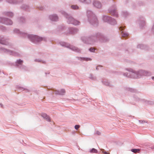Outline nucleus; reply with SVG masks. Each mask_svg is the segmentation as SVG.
<instances>
[{"label":"nucleus","mask_w":154,"mask_h":154,"mask_svg":"<svg viewBox=\"0 0 154 154\" xmlns=\"http://www.w3.org/2000/svg\"><path fill=\"white\" fill-rule=\"evenodd\" d=\"M125 70L129 72L124 73L123 75L125 77L134 79H139L143 76L150 75V72L143 70H136L131 68H126Z\"/></svg>","instance_id":"nucleus-1"},{"label":"nucleus","mask_w":154,"mask_h":154,"mask_svg":"<svg viewBox=\"0 0 154 154\" xmlns=\"http://www.w3.org/2000/svg\"><path fill=\"white\" fill-rule=\"evenodd\" d=\"M104 38V35L102 33L98 32L94 33L87 37L83 36L81 40L85 43L93 45L97 42L98 40L102 41Z\"/></svg>","instance_id":"nucleus-2"},{"label":"nucleus","mask_w":154,"mask_h":154,"mask_svg":"<svg viewBox=\"0 0 154 154\" xmlns=\"http://www.w3.org/2000/svg\"><path fill=\"white\" fill-rule=\"evenodd\" d=\"M14 32L21 36L27 38L31 42L35 44H37L42 41H46V40L45 38L39 37L36 35L28 34L26 32L20 31L18 29H14Z\"/></svg>","instance_id":"nucleus-3"},{"label":"nucleus","mask_w":154,"mask_h":154,"mask_svg":"<svg viewBox=\"0 0 154 154\" xmlns=\"http://www.w3.org/2000/svg\"><path fill=\"white\" fill-rule=\"evenodd\" d=\"M88 20L89 23L94 26H97L99 24L98 21L94 14L91 10H88L87 12Z\"/></svg>","instance_id":"nucleus-4"},{"label":"nucleus","mask_w":154,"mask_h":154,"mask_svg":"<svg viewBox=\"0 0 154 154\" xmlns=\"http://www.w3.org/2000/svg\"><path fill=\"white\" fill-rule=\"evenodd\" d=\"M62 13L66 19V21L68 23L72 24L75 26L80 24V22L79 21L74 19L66 12L63 11Z\"/></svg>","instance_id":"nucleus-5"},{"label":"nucleus","mask_w":154,"mask_h":154,"mask_svg":"<svg viewBox=\"0 0 154 154\" xmlns=\"http://www.w3.org/2000/svg\"><path fill=\"white\" fill-rule=\"evenodd\" d=\"M59 43L61 46L69 48L75 52L79 53H80L81 52V49L74 46L71 45L68 43L63 42H60Z\"/></svg>","instance_id":"nucleus-6"},{"label":"nucleus","mask_w":154,"mask_h":154,"mask_svg":"<svg viewBox=\"0 0 154 154\" xmlns=\"http://www.w3.org/2000/svg\"><path fill=\"white\" fill-rule=\"evenodd\" d=\"M8 38L2 35H0V43L7 45L8 48H12L13 47V44L8 42Z\"/></svg>","instance_id":"nucleus-7"},{"label":"nucleus","mask_w":154,"mask_h":154,"mask_svg":"<svg viewBox=\"0 0 154 154\" xmlns=\"http://www.w3.org/2000/svg\"><path fill=\"white\" fill-rule=\"evenodd\" d=\"M0 51H1L6 53L7 54L13 55L15 56H20L21 55L20 54L19 51L16 52L11 51L9 49L5 48H0Z\"/></svg>","instance_id":"nucleus-8"},{"label":"nucleus","mask_w":154,"mask_h":154,"mask_svg":"<svg viewBox=\"0 0 154 154\" xmlns=\"http://www.w3.org/2000/svg\"><path fill=\"white\" fill-rule=\"evenodd\" d=\"M117 8L115 5H112L108 10L109 12L112 15L116 17H118Z\"/></svg>","instance_id":"nucleus-9"},{"label":"nucleus","mask_w":154,"mask_h":154,"mask_svg":"<svg viewBox=\"0 0 154 154\" xmlns=\"http://www.w3.org/2000/svg\"><path fill=\"white\" fill-rule=\"evenodd\" d=\"M0 23L7 25H11L13 24L12 21L10 19L4 17H0Z\"/></svg>","instance_id":"nucleus-10"},{"label":"nucleus","mask_w":154,"mask_h":154,"mask_svg":"<svg viewBox=\"0 0 154 154\" xmlns=\"http://www.w3.org/2000/svg\"><path fill=\"white\" fill-rule=\"evenodd\" d=\"M119 29L121 32L122 37L125 38H128L129 36V34L126 31H125L124 27L121 26Z\"/></svg>","instance_id":"nucleus-11"},{"label":"nucleus","mask_w":154,"mask_h":154,"mask_svg":"<svg viewBox=\"0 0 154 154\" xmlns=\"http://www.w3.org/2000/svg\"><path fill=\"white\" fill-rule=\"evenodd\" d=\"M137 23L139 24L140 27L141 28H143L145 25V21L143 17L140 18L137 20Z\"/></svg>","instance_id":"nucleus-12"},{"label":"nucleus","mask_w":154,"mask_h":154,"mask_svg":"<svg viewBox=\"0 0 154 154\" xmlns=\"http://www.w3.org/2000/svg\"><path fill=\"white\" fill-rule=\"evenodd\" d=\"M49 19L51 21L56 22L58 20V17L56 14L50 15L48 16Z\"/></svg>","instance_id":"nucleus-13"},{"label":"nucleus","mask_w":154,"mask_h":154,"mask_svg":"<svg viewBox=\"0 0 154 154\" xmlns=\"http://www.w3.org/2000/svg\"><path fill=\"white\" fill-rule=\"evenodd\" d=\"M51 93H55L56 94H58L60 95H63L65 93V91L64 89H62L60 91H57L54 90H52L51 92H50Z\"/></svg>","instance_id":"nucleus-14"},{"label":"nucleus","mask_w":154,"mask_h":154,"mask_svg":"<svg viewBox=\"0 0 154 154\" xmlns=\"http://www.w3.org/2000/svg\"><path fill=\"white\" fill-rule=\"evenodd\" d=\"M8 3L16 5L23 2V0H5Z\"/></svg>","instance_id":"nucleus-15"},{"label":"nucleus","mask_w":154,"mask_h":154,"mask_svg":"<svg viewBox=\"0 0 154 154\" xmlns=\"http://www.w3.org/2000/svg\"><path fill=\"white\" fill-rule=\"evenodd\" d=\"M93 4L94 6L98 8H100L102 7L101 3L98 1L94 0L93 2Z\"/></svg>","instance_id":"nucleus-16"},{"label":"nucleus","mask_w":154,"mask_h":154,"mask_svg":"<svg viewBox=\"0 0 154 154\" xmlns=\"http://www.w3.org/2000/svg\"><path fill=\"white\" fill-rule=\"evenodd\" d=\"M69 33L71 34H74L79 31V29L75 28H69Z\"/></svg>","instance_id":"nucleus-17"},{"label":"nucleus","mask_w":154,"mask_h":154,"mask_svg":"<svg viewBox=\"0 0 154 154\" xmlns=\"http://www.w3.org/2000/svg\"><path fill=\"white\" fill-rule=\"evenodd\" d=\"M23 63V60L20 59L17 60L15 62V66L18 68L21 67L22 66Z\"/></svg>","instance_id":"nucleus-18"},{"label":"nucleus","mask_w":154,"mask_h":154,"mask_svg":"<svg viewBox=\"0 0 154 154\" xmlns=\"http://www.w3.org/2000/svg\"><path fill=\"white\" fill-rule=\"evenodd\" d=\"M111 17L106 15H104L102 17V20L105 22L108 23Z\"/></svg>","instance_id":"nucleus-19"},{"label":"nucleus","mask_w":154,"mask_h":154,"mask_svg":"<svg viewBox=\"0 0 154 154\" xmlns=\"http://www.w3.org/2000/svg\"><path fill=\"white\" fill-rule=\"evenodd\" d=\"M102 82L103 84L106 86L109 87L112 86V85L110 82H109L106 79H103L102 81Z\"/></svg>","instance_id":"nucleus-20"},{"label":"nucleus","mask_w":154,"mask_h":154,"mask_svg":"<svg viewBox=\"0 0 154 154\" xmlns=\"http://www.w3.org/2000/svg\"><path fill=\"white\" fill-rule=\"evenodd\" d=\"M21 9L23 10H25L27 11H29V7L28 5L26 4H23L20 7Z\"/></svg>","instance_id":"nucleus-21"},{"label":"nucleus","mask_w":154,"mask_h":154,"mask_svg":"<svg viewBox=\"0 0 154 154\" xmlns=\"http://www.w3.org/2000/svg\"><path fill=\"white\" fill-rule=\"evenodd\" d=\"M79 60H85L86 61H91L92 60V59L88 57H76Z\"/></svg>","instance_id":"nucleus-22"},{"label":"nucleus","mask_w":154,"mask_h":154,"mask_svg":"<svg viewBox=\"0 0 154 154\" xmlns=\"http://www.w3.org/2000/svg\"><path fill=\"white\" fill-rule=\"evenodd\" d=\"M111 19L109 20L108 23L113 26L116 25L117 24V22L116 20L112 17Z\"/></svg>","instance_id":"nucleus-23"},{"label":"nucleus","mask_w":154,"mask_h":154,"mask_svg":"<svg viewBox=\"0 0 154 154\" xmlns=\"http://www.w3.org/2000/svg\"><path fill=\"white\" fill-rule=\"evenodd\" d=\"M4 15L6 16L9 17H12L14 16V14L10 11H5L3 13Z\"/></svg>","instance_id":"nucleus-24"},{"label":"nucleus","mask_w":154,"mask_h":154,"mask_svg":"<svg viewBox=\"0 0 154 154\" xmlns=\"http://www.w3.org/2000/svg\"><path fill=\"white\" fill-rule=\"evenodd\" d=\"M48 122H50V117L46 114L43 113L41 115Z\"/></svg>","instance_id":"nucleus-25"},{"label":"nucleus","mask_w":154,"mask_h":154,"mask_svg":"<svg viewBox=\"0 0 154 154\" xmlns=\"http://www.w3.org/2000/svg\"><path fill=\"white\" fill-rule=\"evenodd\" d=\"M18 21L20 23L22 24L25 23V19L24 17H21L18 19Z\"/></svg>","instance_id":"nucleus-26"},{"label":"nucleus","mask_w":154,"mask_h":154,"mask_svg":"<svg viewBox=\"0 0 154 154\" xmlns=\"http://www.w3.org/2000/svg\"><path fill=\"white\" fill-rule=\"evenodd\" d=\"M80 2L84 4H89L91 2V0H78Z\"/></svg>","instance_id":"nucleus-27"},{"label":"nucleus","mask_w":154,"mask_h":154,"mask_svg":"<svg viewBox=\"0 0 154 154\" xmlns=\"http://www.w3.org/2000/svg\"><path fill=\"white\" fill-rule=\"evenodd\" d=\"M35 62H41L45 64L46 63V62L45 60H42L40 59H36L34 60Z\"/></svg>","instance_id":"nucleus-28"},{"label":"nucleus","mask_w":154,"mask_h":154,"mask_svg":"<svg viewBox=\"0 0 154 154\" xmlns=\"http://www.w3.org/2000/svg\"><path fill=\"white\" fill-rule=\"evenodd\" d=\"M145 45L142 44H139L137 45V48H140L141 49H145Z\"/></svg>","instance_id":"nucleus-29"},{"label":"nucleus","mask_w":154,"mask_h":154,"mask_svg":"<svg viewBox=\"0 0 154 154\" xmlns=\"http://www.w3.org/2000/svg\"><path fill=\"white\" fill-rule=\"evenodd\" d=\"M122 15L124 17H126L129 15V13L127 11H123L122 13Z\"/></svg>","instance_id":"nucleus-30"},{"label":"nucleus","mask_w":154,"mask_h":154,"mask_svg":"<svg viewBox=\"0 0 154 154\" xmlns=\"http://www.w3.org/2000/svg\"><path fill=\"white\" fill-rule=\"evenodd\" d=\"M89 152L90 153H97V150L96 149L93 148L91 149H90Z\"/></svg>","instance_id":"nucleus-31"},{"label":"nucleus","mask_w":154,"mask_h":154,"mask_svg":"<svg viewBox=\"0 0 154 154\" xmlns=\"http://www.w3.org/2000/svg\"><path fill=\"white\" fill-rule=\"evenodd\" d=\"M19 68L21 70L24 71H26L27 70V68L26 66H24L23 65H22V67H20Z\"/></svg>","instance_id":"nucleus-32"},{"label":"nucleus","mask_w":154,"mask_h":154,"mask_svg":"<svg viewBox=\"0 0 154 154\" xmlns=\"http://www.w3.org/2000/svg\"><path fill=\"white\" fill-rule=\"evenodd\" d=\"M89 77L92 80H95L96 79V77L91 74H90Z\"/></svg>","instance_id":"nucleus-33"},{"label":"nucleus","mask_w":154,"mask_h":154,"mask_svg":"<svg viewBox=\"0 0 154 154\" xmlns=\"http://www.w3.org/2000/svg\"><path fill=\"white\" fill-rule=\"evenodd\" d=\"M140 150V149H132L131 150V151L135 153H136L137 152H139Z\"/></svg>","instance_id":"nucleus-34"},{"label":"nucleus","mask_w":154,"mask_h":154,"mask_svg":"<svg viewBox=\"0 0 154 154\" xmlns=\"http://www.w3.org/2000/svg\"><path fill=\"white\" fill-rule=\"evenodd\" d=\"M72 9L74 10H77L79 8V7L77 5H72L71 6Z\"/></svg>","instance_id":"nucleus-35"},{"label":"nucleus","mask_w":154,"mask_h":154,"mask_svg":"<svg viewBox=\"0 0 154 154\" xmlns=\"http://www.w3.org/2000/svg\"><path fill=\"white\" fill-rule=\"evenodd\" d=\"M134 100L136 101H139L140 100V98L138 97L137 95H135L134 96Z\"/></svg>","instance_id":"nucleus-36"},{"label":"nucleus","mask_w":154,"mask_h":154,"mask_svg":"<svg viewBox=\"0 0 154 154\" xmlns=\"http://www.w3.org/2000/svg\"><path fill=\"white\" fill-rule=\"evenodd\" d=\"M89 50L91 52H94L95 49L93 48H91L89 49Z\"/></svg>","instance_id":"nucleus-37"},{"label":"nucleus","mask_w":154,"mask_h":154,"mask_svg":"<svg viewBox=\"0 0 154 154\" xmlns=\"http://www.w3.org/2000/svg\"><path fill=\"white\" fill-rule=\"evenodd\" d=\"M128 91L131 92H136L135 90L132 88H129Z\"/></svg>","instance_id":"nucleus-38"},{"label":"nucleus","mask_w":154,"mask_h":154,"mask_svg":"<svg viewBox=\"0 0 154 154\" xmlns=\"http://www.w3.org/2000/svg\"><path fill=\"white\" fill-rule=\"evenodd\" d=\"M151 30L152 34L154 35V23L153 25Z\"/></svg>","instance_id":"nucleus-39"},{"label":"nucleus","mask_w":154,"mask_h":154,"mask_svg":"<svg viewBox=\"0 0 154 154\" xmlns=\"http://www.w3.org/2000/svg\"><path fill=\"white\" fill-rule=\"evenodd\" d=\"M80 126L78 125H76L75 126V128L76 130H78Z\"/></svg>","instance_id":"nucleus-40"},{"label":"nucleus","mask_w":154,"mask_h":154,"mask_svg":"<svg viewBox=\"0 0 154 154\" xmlns=\"http://www.w3.org/2000/svg\"><path fill=\"white\" fill-rule=\"evenodd\" d=\"M101 150L102 151V152L104 154H109V153H108L107 152L104 151V149H102Z\"/></svg>","instance_id":"nucleus-41"},{"label":"nucleus","mask_w":154,"mask_h":154,"mask_svg":"<svg viewBox=\"0 0 154 154\" xmlns=\"http://www.w3.org/2000/svg\"><path fill=\"white\" fill-rule=\"evenodd\" d=\"M101 68L102 67V66H97L96 67V69L97 70H99V68Z\"/></svg>","instance_id":"nucleus-42"},{"label":"nucleus","mask_w":154,"mask_h":154,"mask_svg":"<svg viewBox=\"0 0 154 154\" xmlns=\"http://www.w3.org/2000/svg\"><path fill=\"white\" fill-rule=\"evenodd\" d=\"M139 122L140 123H143L146 122L145 121L142 120H139Z\"/></svg>","instance_id":"nucleus-43"},{"label":"nucleus","mask_w":154,"mask_h":154,"mask_svg":"<svg viewBox=\"0 0 154 154\" xmlns=\"http://www.w3.org/2000/svg\"><path fill=\"white\" fill-rule=\"evenodd\" d=\"M96 134L98 135H100L101 134L100 132L99 131H97L96 132Z\"/></svg>","instance_id":"nucleus-44"},{"label":"nucleus","mask_w":154,"mask_h":154,"mask_svg":"<svg viewBox=\"0 0 154 154\" xmlns=\"http://www.w3.org/2000/svg\"><path fill=\"white\" fill-rule=\"evenodd\" d=\"M64 28H65L64 27H62L61 26H59L58 28L59 29H64Z\"/></svg>","instance_id":"nucleus-45"},{"label":"nucleus","mask_w":154,"mask_h":154,"mask_svg":"<svg viewBox=\"0 0 154 154\" xmlns=\"http://www.w3.org/2000/svg\"><path fill=\"white\" fill-rule=\"evenodd\" d=\"M39 9H40L41 10H43L44 9V8L42 7H40L39 8Z\"/></svg>","instance_id":"nucleus-46"},{"label":"nucleus","mask_w":154,"mask_h":154,"mask_svg":"<svg viewBox=\"0 0 154 154\" xmlns=\"http://www.w3.org/2000/svg\"><path fill=\"white\" fill-rule=\"evenodd\" d=\"M21 88L22 89V90H26V91L29 92V91L28 89H25L23 88Z\"/></svg>","instance_id":"nucleus-47"},{"label":"nucleus","mask_w":154,"mask_h":154,"mask_svg":"<svg viewBox=\"0 0 154 154\" xmlns=\"http://www.w3.org/2000/svg\"><path fill=\"white\" fill-rule=\"evenodd\" d=\"M152 80L154 81V76H153L152 77Z\"/></svg>","instance_id":"nucleus-48"},{"label":"nucleus","mask_w":154,"mask_h":154,"mask_svg":"<svg viewBox=\"0 0 154 154\" xmlns=\"http://www.w3.org/2000/svg\"><path fill=\"white\" fill-rule=\"evenodd\" d=\"M148 103L149 104H151V103L152 102H150V101H148Z\"/></svg>","instance_id":"nucleus-49"},{"label":"nucleus","mask_w":154,"mask_h":154,"mask_svg":"<svg viewBox=\"0 0 154 154\" xmlns=\"http://www.w3.org/2000/svg\"><path fill=\"white\" fill-rule=\"evenodd\" d=\"M122 73L121 72H119V73L118 74H119V75H121L122 74Z\"/></svg>","instance_id":"nucleus-50"},{"label":"nucleus","mask_w":154,"mask_h":154,"mask_svg":"<svg viewBox=\"0 0 154 154\" xmlns=\"http://www.w3.org/2000/svg\"><path fill=\"white\" fill-rule=\"evenodd\" d=\"M151 149H154V147H152L151 148Z\"/></svg>","instance_id":"nucleus-51"},{"label":"nucleus","mask_w":154,"mask_h":154,"mask_svg":"<svg viewBox=\"0 0 154 154\" xmlns=\"http://www.w3.org/2000/svg\"><path fill=\"white\" fill-rule=\"evenodd\" d=\"M3 0H0V2H1Z\"/></svg>","instance_id":"nucleus-52"}]
</instances>
